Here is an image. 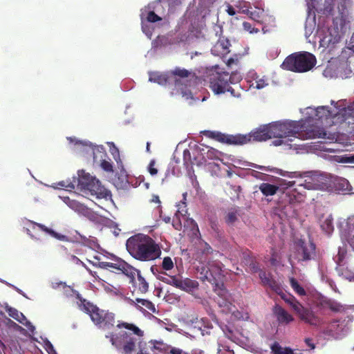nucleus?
Returning <instances> with one entry per match:
<instances>
[{
	"instance_id": "obj_39",
	"label": "nucleus",
	"mask_w": 354,
	"mask_h": 354,
	"mask_svg": "<svg viewBox=\"0 0 354 354\" xmlns=\"http://www.w3.org/2000/svg\"><path fill=\"white\" fill-rule=\"evenodd\" d=\"M267 286L275 292L277 295L279 292H281V290L283 289L281 284L279 283L274 279L270 281V283H268Z\"/></svg>"
},
{
	"instance_id": "obj_56",
	"label": "nucleus",
	"mask_w": 354,
	"mask_h": 354,
	"mask_svg": "<svg viewBox=\"0 0 354 354\" xmlns=\"http://www.w3.org/2000/svg\"><path fill=\"white\" fill-rule=\"evenodd\" d=\"M107 263L108 262H104V261H99L97 264H95V266L100 268H103V269H107Z\"/></svg>"
},
{
	"instance_id": "obj_22",
	"label": "nucleus",
	"mask_w": 354,
	"mask_h": 354,
	"mask_svg": "<svg viewBox=\"0 0 354 354\" xmlns=\"http://www.w3.org/2000/svg\"><path fill=\"white\" fill-rule=\"evenodd\" d=\"M137 281H134L135 286L138 288V291L141 293H145L148 291L149 284L145 278L141 275L140 271L138 272Z\"/></svg>"
},
{
	"instance_id": "obj_57",
	"label": "nucleus",
	"mask_w": 354,
	"mask_h": 354,
	"mask_svg": "<svg viewBox=\"0 0 354 354\" xmlns=\"http://www.w3.org/2000/svg\"><path fill=\"white\" fill-rule=\"evenodd\" d=\"M306 344L310 348V349L315 348V344L312 342V339L310 338L305 339Z\"/></svg>"
},
{
	"instance_id": "obj_7",
	"label": "nucleus",
	"mask_w": 354,
	"mask_h": 354,
	"mask_svg": "<svg viewBox=\"0 0 354 354\" xmlns=\"http://www.w3.org/2000/svg\"><path fill=\"white\" fill-rule=\"evenodd\" d=\"M241 77L236 74L230 75L227 72H216L209 77V87L216 94H222L226 92L230 84H234V81H240Z\"/></svg>"
},
{
	"instance_id": "obj_26",
	"label": "nucleus",
	"mask_w": 354,
	"mask_h": 354,
	"mask_svg": "<svg viewBox=\"0 0 354 354\" xmlns=\"http://www.w3.org/2000/svg\"><path fill=\"white\" fill-rule=\"evenodd\" d=\"M115 315L113 313L105 311L102 319V324L105 328H110L114 326Z\"/></svg>"
},
{
	"instance_id": "obj_24",
	"label": "nucleus",
	"mask_w": 354,
	"mask_h": 354,
	"mask_svg": "<svg viewBox=\"0 0 354 354\" xmlns=\"http://www.w3.org/2000/svg\"><path fill=\"white\" fill-rule=\"evenodd\" d=\"M105 310L100 309L97 306L89 314L91 320L95 325H101Z\"/></svg>"
},
{
	"instance_id": "obj_2",
	"label": "nucleus",
	"mask_w": 354,
	"mask_h": 354,
	"mask_svg": "<svg viewBox=\"0 0 354 354\" xmlns=\"http://www.w3.org/2000/svg\"><path fill=\"white\" fill-rule=\"evenodd\" d=\"M209 270V276L212 279V284H214L217 288L215 291L218 295L217 304L221 308H223L222 311L225 313H229L234 311L235 306L231 301V295L229 292L224 288V284L219 283L223 277L222 274V269L220 262H212L208 263Z\"/></svg>"
},
{
	"instance_id": "obj_55",
	"label": "nucleus",
	"mask_w": 354,
	"mask_h": 354,
	"mask_svg": "<svg viewBox=\"0 0 354 354\" xmlns=\"http://www.w3.org/2000/svg\"><path fill=\"white\" fill-rule=\"evenodd\" d=\"M287 174H283V176H288V177H290V178H297V177H299V176H301L300 174H299L297 172H286Z\"/></svg>"
},
{
	"instance_id": "obj_53",
	"label": "nucleus",
	"mask_w": 354,
	"mask_h": 354,
	"mask_svg": "<svg viewBox=\"0 0 354 354\" xmlns=\"http://www.w3.org/2000/svg\"><path fill=\"white\" fill-rule=\"evenodd\" d=\"M226 12L230 16H234L236 14V11H235L234 8L230 3H227Z\"/></svg>"
},
{
	"instance_id": "obj_38",
	"label": "nucleus",
	"mask_w": 354,
	"mask_h": 354,
	"mask_svg": "<svg viewBox=\"0 0 354 354\" xmlns=\"http://www.w3.org/2000/svg\"><path fill=\"white\" fill-rule=\"evenodd\" d=\"M162 268L165 270H171L174 268V263L171 257H165L162 262Z\"/></svg>"
},
{
	"instance_id": "obj_4",
	"label": "nucleus",
	"mask_w": 354,
	"mask_h": 354,
	"mask_svg": "<svg viewBox=\"0 0 354 354\" xmlns=\"http://www.w3.org/2000/svg\"><path fill=\"white\" fill-rule=\"evenodd\" d=\"M315 56L306 51L295 53L288 56L281 66L283 69L304 73L311 70L316 64Z\"/></svg>"
},
{
	"instance_id": "obj_46",
	"label": "nucleus",
	"mask_w": 354,
	"mask_h": 354,
	"mask_svg": "<svg viewBox=\"0 0 354 354\" xmlns=\"http://www.w3.org/2000/svg\"><path fill=\"white\" fill-rule=\"evenodd\" d=\"M155 160H151L148 165V171L151 176H155L158 174V169L155 167Z\"/></svg>"
},
{
	"instance_id": "obj_1",
	"label": "nucleus",
	"mask_w": 354,
	"mask_h": 354,
	"mask_svg": "<svg viewBox=\"0 0 354 354\" xmlns=\"http://www.w3.org/2000/svg\"><path fill=\"white\" fill-rule=\"evenodd\" d=\"M126 247L130 255L140 261H150L160 258V246L151 236L138 234L129 238Z\"/></svg>"
},
{
	"instance_id": "obj_19",
	"label": "nucleus",
	"mask_w": 354,
	"mask_h": 354,
	"mask_svg": "<svg viewBox=\"0 0 354 354\" xmlns=\"http://www.w3.org/2000/svg\"><path fill=\"white\" fill-rule=\"evenodd\" d=\"M259 190L265 196H271L277 194L279 187L268 183H262L259 185Z\"/></svg>"
},
{
	"instance_id": "obj_42",
	"label": "nucleus",
	"mask_w": 354,
	"mask_h": 354,
	"mask_svg": "<svg viewBox=\"0 0 354 354\" xmlns=\"http://www.w3.org/2000/svg\"><path fill=\"white\" fill-rule=\"evenodd\" d=\"M146 19L151 23H155L162 20V18L156 15L153 11H149L147 13Z\"/></svg>"
},
{
	"instance_id": "obj_49",
	"label": "nucleus",
	"mask_w": 354,
	"mask_h": 354,
	"mask_svg": "<svg viewBox=\"0 0 354 354\" xmlns=\"http://www.w3.org/2000/svg\"><path fill=\"white\" fill-rule=\"evenodd\" d=\"M345 115L351 118H354V103L345 109Z\"/></svg>"
},
{
	"instance_id": "obj_47",
	"label": "nucleus",
	"mask_w": 354,
	"mask_h": 354,
	"mask_svg": "<svg viewBox=\"0 0 354 354\" xmlns=\"http://www.w3.org/2000/svg\"><path fill=\"white\" fill-rule=\"evenodd\" d=\"M31 225H32V228L35 229V227H38L39 229H41L42 231L45 232H47L49 234H50V232L53 231V230L46 227L45 225H42V224H40V223H35V222H31Z\"/></svg>"
},
{
	"instance_id": "obj_25",
	"label": "nucleus",
	"mask_w": 354,
	"mask_h": 354,
	"mask_svg": "<svg viewBox=\"0 0 354 354\" xmlns=\"http://www.w3.org/2000/svg\"><path fill=\"white\" fill-rule=\"evenodd\" d=\"M136 307L137 308L140 309V310L143 309L145 307V309L149 310L151 313L156 312V308L154 304L147 299H136Z\"/></svg>"
},
{
	"instance_id": "obj_62",
	"label": "nucleus",
	"mask_w": 354,
	"mask_h": 354,
	"mask_svg": "<svg viewBox=\"0 0 354 354\" xmlns=\"http://www.w3.org/2000/svg\"><path fill=\"white\" fill-rule=\"evenodd\" d=\"M46 346H47V348H46V351L47 352L50 354V350H53V345L48 342L47 344H46Z\"/></svg>"
},
{
	"instance_id": "obj_54",
	"label": "nucleus",
	"mask_w": 354,
	"mask_h": 354,
	"mask_svg": "<svg viewBox=\"0 0 354 354\" xmlns=\"http://www.w3.org/2000/svg\"><path fill=\"white\" fill-rule=\"evenodd\" d=\"M282 184L283 185H286L287 187H291L296 184V181H295V180L288 181L286 180H283Z\"/></svg>"
},
{
	"instance_id": "obj_14",
	"label": "nucleus",
	"mask_w": 354,
	"mask_h": 354,
	"mask_svg": "<svg viewBox=\"0 0 354 354\" xmlns=\"http://www.w3.org/2000/svg\"><path fill=\"white\" fill-rule=\"evenodd\" d=\"M230 41L227 38H220L211 49L215 56L224 57L230 53Z\"/></svg>"
},
{
	"instance_id": "obj_32",
	"label": "nucleus",
	"mask_w": 354,
	"mask_h": 354,
	"mask_svg": "<svg viewBox=\"0 0 354 354\" xmlns=\"http://www.w3.org/2000/svg\"><path fill=\"white\" fill-rule=\"evenodd\" d=\"M259 276L261 279L262 285L264 286H267L268 283H270V281H272V279H274L271 274L266 273V272L264 270H260Z\"/></svg>"
},
{
	"instance_id": "obj_61",
	"label": "nucleus",
	"mask_w": 354,
	"mask_h": 354,
	"mask_svg": "<svg viewBox=\"0 0 354 354\" xmlns=\"http://www.w3.org/2000/svg\"><path fill=\"white\" fill-rule=\"evenodd\" d=\"M251 266H252L251 268H252V270L254 272H256L257 271L260 272L261 270L259 269V266L256 263H252Z\"/></svg>"
},
{
	"instance_id": "obj_60",
	"label": "nucleus",
	"mask_w": 354,
	"mask_h": 354,
	"mask_svg": "<svg viewBox=\"0 0 354 354\" xmlns=\"http://www.w3.org/2000/svg\"><path fill=\"white\" fill-rule=\"evenodd\" d=\"M151 202L155 203H160V201L158 196L153 195L151 198Z\"/></svg>"
},
{
	"instance_id": "obj_35",
	"label": "nucleus",
	"mask_w": 354,
	"mask_h": 354,
	"mask_svg": "<svg viewBox=\"0 0 354 354\" xmlns=\"http://www.w3.org/2000/svg\"><path fill=\"white\" fill-rule=\"evenodd\" d=\"M65 203L73 209L75 211H80L83 209L82 205L74 200H71L68 197L64 198Z\"/></svg>"
},
{
	"instance_id": "obj_30",
	"label": "nucleus",
	"mask_w": 354,
	"mask_h": 354,
	"mask_svg": "<svg viewBox=\"0 0 354 354\" xmlns=\"http://www.w3.org/2000/svg\"><path fill=\"white\" fill-rule=\"evenodd\" d=\"M286 196L289 198L288 201L291 204L299 203L301 201V194L297 192L296 189L286 193Z\"/></svg>"
},
{
	"instance_id": "obj_15",
	"label": "nucleus",
	"mask_w": 354,
	"mask_h": 354,
	"mask_svg": "<svg viewBox=\"0 0 354 354\" xmlns=\"http://www.w3.org/2000/svg\"><path fill=\"white\" fill-rule=\"evenodd\" d=\"M273 313L280 324H288L294 321L293 317L278 304L273 308Z\"/></svg>"
},
{
	"instance_id": "obj_12",
	"label": "nucleus",
	"mask_w": 354,
	"mask_h": 354,
	"mask_svg": "<svg viewBox=\"0 0 354 354\" xmlns=\"http://www.w3.org/2000/svg\"><path fill=\"white\" fill-rule=\"evenodd\" d=\"M241 136H245L247 138L245 144L250 142L252 140L253 141L263 142L271 138L268 124L259 126L258 128L252 131L249 134H241Z\"/></svg>"
},
{
	"instance_id": "obj_21",
	"label": "nucleus",
	"mask_w": 354,
	"mask_h": 354,
	"mask_svg": "<svg viewBox=\"0 0 354 354\" xmlns=\"http://www.w3.org/2000/svg\"><path fill=\"white\" fill-rule=\"evenodd\" d=\"M149 81L158 83L160 85H165L167 83L168 77L166 75L158 73L151 72L149 73Z\"/></svg>"
},
{
	"instance_id": "obj_51",
	"label": "nucleus",
	"mask_w": 354,
	"mask_h": 354,
	"mask_svg": "<svg viewBox=\"0 0 354 354\" xmlns=\"http://www.w3.org/2000/svg\"><path fill=\"white\" fill-rule=\"evenodd\" d=\"M185 352H184L182 349L176 348V347H171L168 351L167 354H185Z\"/></svg>"
},
{
	"instance_id": "obj_18",
	"label": "nucleus",
	"mask_w": 354,
	"mask_h": 354,
	"mask_svg": "<svg viewBox=\"0 0 354 354\" xmlns=\"http://www.w3.org/2000/svg\"><path fill=\"white\" fill-rule=\"evenodd\" d=\"M119 271L129 277L131 282L135 281L136 274H138V272H140V270L136 269L123 260H120Z\"/></svg>"
},
{
	"instance_id": "obj_45",
	"label": "nucleus",
	"mask_w": 354,
	"mask_h": 354,
	"mask_svg": "<svg viewBox=\"0 0 354 354\" xmlns=\"http://www.w3.org/2000/svg\"><path fill=\"white\" fill-rule=\"evenodd\" d=\"M326 112L328 113V111L326 109L325 106H319L316 109V114L315 116L317 117L319 119H321L323 118L324 115L327 116Z\"/></svg>"
},
{
	"instance_id": "obj_31",
	"label": "nucleus",
	"mask_w": 354,
	"mask_h": 354,
	"mask_svg": "<svg viewBox=\"0 0 354 354\" xmlns=\"http://www.w3.org/2000/svg\"><path fill=\"white\" fill-rule=\"evenodd\" d=\"M325 304L333 312H340L344 309V307L342 304L332 299H328L325 301Z\"/></svg>"
},
{
	"instance_id": "obj_36",
	"label": "nucleus",
	"mask_w": 354,
	"mask_h": 354,
	"mask_svg": "<svg viewBox=\"0 0 354 354\" xmlns=\"http://www.w3.org/2000/svg\"><path fill=\"white\" fill-rule=\"evenodd\" d=\"M221 155V153L219 151H218L212 147H208V150L207 151V157L208 159L219 160Z\"/></svg>"
},
{
	"instance_id": "obj_27",
	"label": "nucleus",
	"mask_w": 354,
	"mask_h": 354,
	"mask_svg": "<svg viewBox=\"0 0 354 354\" xmlns=\"http://www.w3.org/2000/svg\"><path fill=\"white\" fill-rule=\"evenodd\" d=\"M271 351L273 354H295L291 348L287 347L283 348L277 342H274L271 346Z\"/></svg>"
},
{
	"instance_id": "obj_11",
	"label": "nucleus",
	"mask_w": 354,
	"mask_h": 354,
	"mask_svg": "<svg viewBox=\"0 0 354 354\" xmlns=\"http://www.w3.org/2000/svg\"><path fill=\"white\" fill-rule=\"evenodd\" d=\"M136 338L127 332H122L118 340L115 339L113 335L111 337V344L116 348H118V343L122 346L123 354H132L136 347Z\"/></svg>"
},
{
	"instance_id": "obj_6",
	"label": "nucleus",
	"mask_w": 354,
	"mask_h": 354,
	"mask_svg": "<svg viewBox=\"0 0 354 354\" xmlns=\"http://www.w3.org/2000/svg\"><path fill=\"white\" fill-rule=\"evenodd\" d=\"M298 185L307 189L328 191L333 189V180L330 175L316 171L306 176Z\"/></svg>"
},
{
	"instance_id": "obj_59",
	"label": "nucleus",
	"mask_w": 354,
	"mask_h": 354,
	"mask_svg": "<svg viewBox=\"0 0 354 354\" xmlns=\"http://www.w3.org/2000/svg\"><path fill=\"white\" fill-rule=\"evenodd\" d=\"M272 143L274 146H280L283 143V140L281 138H279L278 140H274Z\"/></svg>"
},
{
	"instance_id": "obj_20",
	"label": "nucleus",
	"mask_w": 354,
	"mask_h": 354,
	"mask_svg": "<svg viewBox=\"0 0 354 354\" xmlns=\"http://www.w3.org/2000/svg\"><path fill=\"white\" fill-rule=\"evenodd\" d=\"M6 310L8 312L10 317H12L19 323L22 324H25V322L26 321V317L23 315L22 313L19 312L16 308H12L8 305L6 306Z\"/></svg>"
},
{
	"instance_id": "obj_34",
	"label": "nucleus",
	"mask_w": 354,
	"mask_h": 354,
	"mask_svg": "<svg viewBox=\"0 0 354 354\" xmlns=\"http://www.w3.org/2000/svg\"><path fill=\"white\" fill-rule=\"evenodd\" d=\"M183 163L187 168L189 167L192 168L194 162L192 160L191 153L189 149L183 151Z\"/></svg>"
},
{
	"instance_id": "obj_16",
	"label": "nucleus",
	"mask_w": 354,
	"mask_h": 354,
	"mask_svg": "<svg viewBox=\"0 0 354 354\" xmlns=\"http://www.w3.org/2000/svg\"><path fill=\"white\" fill-rule=\"evenodd\" d=\"M315 244L313 242H309L308 243L301 241L299 243V249L298 250V252L301 251V260L302 261H308L312 259L315 256Z\"/></svg>"
},
{
	"instance_id": "obj_9",
	"label": "nucleus",
	"mask_w": 354,
	"mask_h": 354,
	"mask_svg": "<svg viewBox=\"0 0 354 354\" xmlns=\"http://www.w3.org/2000/svg\"><path fill=\"white\" fill-rule=\"evenodd\" d=\"M288 305L298 315L301 320L310 325H317L319 323V319L314 313L303 306L295 297L288 303Z\"/></svg>"
},
{
	"instance_id": "obj_40",
	"label": "nucleus",
	"mask_w": 354,
	"mask_h": 354,
	"mask_svg": "<svg viewBox=\"0 0 354 354\" xmlns=\"http://www.w3.org/2000/svg\"><path fill=\"white\" fill-rule=\"evenodd\" d=\"M242 89L240 86H236L235 88L228 86L226 91L230 92L231 95L234 97H240L241 95Z\"/></svg>"
},
{
	"instance_id": "obj_52",
	"label": "nucleus",
	"mask_w": 354,
	"mask_h": 354,
	"mask_svg": "<svg viewBox=\"0 0 354 354\" xmlns=\"http://www.w3.org/2000/svg\"><path fill=\"white\" fill-rule=\"evenodd\" d=\"M266 85H267V84L266 83L264 80L259 79L256 81V86L255 87L258 89H261V88H263V87H265Z\"/></svg>"
},
{
	"instance_id": "obj_3",
	"label": "nucleus",
	"mask_w": 354,
	"mask_h": 354,
	"mask_svg": "<svg viewBox=\"0 0 354 354\" xmlns=\"http://www.w3.org/2000/svg\"><path fill=\"white\" fill-rule=\"evenodd\" d=\"M59 185L68 189L77 188L82 192H88L91 195L100 196L102 194L100 181L83 170L79 171L78 177H73L72 181L62 180L59 183Z\"/></svg>"
},
{
	"instance_id": "obj_50",
	"label": "nucleus",
	"mask_w": 354,
	"mask_h": 354,
	"mask_svg": "<svg viewBox=\"0 0 354 354\" xmlns=\"http://www.w3.org/2000/svg\"><path fill=\"white\" fill-rule=\"evenodd\" d=\"M50 235L60 241H68L66 236L58 234L53 230L50 232Z\"/></svg>"
},
{
	"instance_id": "obj_29",
	"label": "nucleus",
	"mask_w": 354,
	"mask_h": 354,
	"mask_svg": "<svg viewBox=\"0 0 354 354\" xmlns=\"http://www.w3.org/2000/svg\"><path fill=\"white\" fill-rule=\"evenodd\" d=\"M290 284L291 288L294 290V291L299 295V296L306 295V292L304 288L299 285L298 281L294 277H291L290 279Z\"/></svg>"
},
{
	"instance_id": "obj_8",
	"label": "nucleus",
	"mask_w": 354,
	"mask_h": 354,
	"mask_svg": "<svg viewBox=\"0 0 354 354\" xmlns=\"http://www.w3.org/2000/svg\"><path fill=\"white\" fill-rule=\"evenodd\" d=\"M169 74L174 78V86L182 97L186 100L193 99L191 91L186 86H184V80L192 75V71L176 67L169 71Z\"/></svg>"
},
{
	"instance_id": "obj_13",
	"label": "nucleus",
	"mask_w": 354,
	"mask_h": 354,
	"mask_svg": "<svg viewBox=\"0 0 354 354\" xmlns=\"http://www.w3.org/2000/svg\"><path fill=\"white\" fill-rule=\"evenodd\" d=\"M59 285L62 286L64 288L67 287L73 294L75 296V297L79 300L77 301V306L80 310L84 312L85 313L89 315L93 310L97 306L94 305L93 303L87 301L86 299H84L82 295L78 292V291L72 289L70 286H67L66 283L60 282Z\"/></svg>"
},
{
	"instance_id": "obj_41",
	"label": "nucleus",
	"mask_w": 354,
	"mask_h": 354,
	"mask_svg": "<svg viewBox=\"0 0 354 354\" xmlns=\"http://www.w3.org/2000/svg\"><path fill=\"white\" fill-rule=\"evenodd\" d=\"M225 222L228 225L233 224L237 220V212H229L225 218Z\"/></svg>"
},
{
	"instance_id": "obj_63",
	"label": "nucleus",
	"mask_w": 354,
	"mask_h": 354,
	"mask_svg": "<svg viewBox=\"0 0 354 354\" xmlns=\"http://www.w3.org/2000/svg\"><path fill=\"white\" fill-rule=\"evenodd\" d=\"M235 62V60L232 58V57H230L227 59L226 64L228 66H230L232 64H234Z\"/></svg>"
},
{
	"instance_id": "obj_48",
	"label": "nucleus",
	"mask_w": 354,
	"mask_h": 354,
	"mask_svg": "<svg viewBox=\"0 0 354 354\" xmlns=\"http://www.w3.org/2000/svg\"><path fill=\"white\" fill-rule=\"evenodd\" d=\"M120 260L121 259L116 261L115 263L108 262L107 263V265H108L107 269L111 268V269L115 270L117 271H119V269L120 267Z\"/></svg>"
},
{
	"instance_id": "obj_58",
	"label": "nucleus",
	"mask_w": 354,
	"mask_h": 354,
	"mask_svg": "<svg viewBox=\"0 0 354 354\" xmlns=\"http://www.w3.org/2000/svg\"><path fill=\"white\" fill-rule=\"evenodd\" d=\"M6 349V346L5 344L0 339V354L3 353L5 354V351Z\"/></svg>"
},
{
	"instance_id": "obj_43",
	"label": "nucleus",
	"mask_w": 354,
	"mask_h": 354,
	"mask_svg": "<svg viewBox=\"0 0 354 354\" xmlns=\"http://www.w3.org/2000/svg\"><path fill=\"white\" fill-rule=\"evenodd\" d=\"M100 166L102 168V169L106 172L113 171L112 163L106 160H102Z\"/></svg>"
},
{
	"instance_id": "obj_28",
	"label": "nucleus",
	"mask_w": 354,
	"mask_h": 354,
	"mask_svg": "<svg viewBox=\"0 0 354 354\" xmlns=\"http://www.w3.org/2000/svg\"><path fill=\"white\" fill-rule=\"evenodd\" d=\"M321 227L326 234H330L334 230L332 217L328 216L321 224Z\"/></svg>"
},
{
	"instance_id": "obj_33",
	"label": "nucleus",
	"mask_w": 354,
	"mask_h": 354,
	"mask_svg": "<svg viewBox=\"0 0 354 354\" xmlns=\"http://www.w3.org/2000/svg\"><path fill=\"white\" fill-rule=\"evenodd\" d=\"M198 270L200 272L201 277L200 279L203 281L207 280L209 282L212 281V279L209 276V268L205 266H202L201 268H198Z\"/></svg>"
},
{
	"instance_id": "obj_5",
	"label": "nucleus",
	"mask_w": 354,
	"mask_h": 354,
	"mask_svg": "<svg viewBox=\"0 0 354 354\" xmlns=\"http://www.w3.org/2000/svg\"><path fill=\"white\" fill-rule=\"evenodd\" d=\"M270 138H298L300 135L299 124L297 121H277L268 124Z\"/></svg>"
},
{
	"instance_id": "obj_23",
	"label": "nucleus",
	"mask_w": 354,
	"mask_h": 354,
	"mask_svg": "<svg viewBox=\"0 0 354 354\" xmlns=\"http://www.w3.org/2000/svg\"><path fill=\"white\" fill-rule=\"evenodd\" d=\"M117 328H124L127 330H131L133 334L136 335L138 337L143 336V331L141 330L138 326L133 324L124 322H118L117 324Z\"/></svg>"
},
{
	"instance_id": "obj_44",
	"label": "nucleus",
	"mask_w": 354,
	"mask_h": 354,
	"mask_svg": "<svg viewBox=\"0 0 354 354\" xmlns=\"http://www.w3.org/2000/svg\"><path fill=\"white\" fill-rule=\"evenodd\" d=\"M278 295L288 304L289 302H290L291 300H292L295 298V297L290 295V293L284 292L283 291V289L281 290V292H279Z\"/></svg>"
},
{
	"instance_id": "obj_17",
	"label": "nucleus",
	"mask_w": 354,
	"mask_h": 354,
	"mask_svg": "<svg viewBox=\"0 0 354 354\" xmlns=\"http://www.w3.org/2000/svg\"><path fill=\"white\" fill-rule=\"evenodd\" d=\"M199 283L197 281L185 278L180 279L178 289L187 292H192L198 288Z\"/></svg>"
},
{
	"instance_id": "obj_10",
	"label": "nucleus",
	"mask_w": 354,
	"mask_h": 354,
	"mask_svg": "<svg viewBox=\"0 0 354 354\" xmlns=\"http://www.w3.org/2000/svg\"><path fill=\"white\" fill-rule=\"evenodd\" d=\"M204 134L210 138L214 139L218 142L229 145H245L247 138L241 136V134L227 135L219 131H206Z\"/></svg>"
},
{
	"instance_id": "obj_37",
	"label": "nucleus",
	"mask_w": 354,
	"mask_h": 354,
	"mask_svg": "<svg viewBox=\"0 0 354 354\" xmlns=\"http://www.w3.org/2000/svg\"><path fill=\"white\" fill-rule=\"evenodd\" d=\"M180 280V279L178 278L176 276H169L167 277V279H163V282L167 284L171 285L176 288H178Z\"/></svg>"
},
{
	"instance_id": "obj_64",
	"label": "nucleus",
	"mask_w": 354,
	"mask_h": 354,
	"mask_svg": "<svg viewBox=\"0 0 354 354\" xmlns=\"http://www.w3.org/2000/svg\"><path fill=\"white\" fill-rule=\"evenodd\" d=\"M173 226L175 227L176 230H180L181 228V223L180 222L173 223Z\"/></svg>"
}]
</instances>
